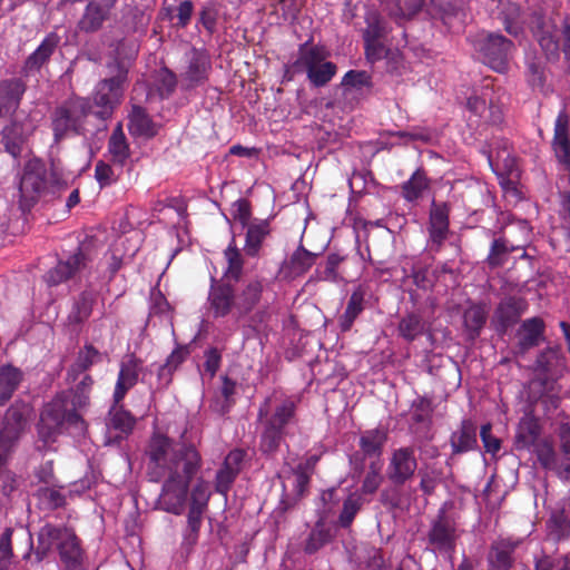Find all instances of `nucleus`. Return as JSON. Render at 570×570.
<instances>
[{
    "mask_svg": "<svg viewBox=\"0 0 570 570\" xmlns=\"http://www.w3.org/2000/svg\"><path fill=\"white\" fill-rule=\"evenodd\" d=\"M450 213L451 206L446 202L436 203L432 200L428 233L430 247L434 252H440L444 245V242L450 235Z\"/></svg>",
    "mask_w": 570,
    "mask_h": 570,
    "instance_id": "2eb2a0df",
    "label": "nucleus"
},
{
    "mask_svg": "<svg viewBox=\"0 0 570 570\" xmlns=\"http://www.w3.org/2000/svg\"><path fill=\"white\" fill-rule=\"evenodd\" d=\"M156 82L159 96L161 98H169L177 87V76L174 71L164 67L159 69Z\"/></svg>",
    "mask_w": 570,
    "mask_h": 570,
    "instance_id": "4d7b16f0",
    "label": "nucleus"
},
{
    "mask_svg": "<svg viewBox=\"0 0 570 570\" xmlns=\"http://www.w3.org/2000/svg\"><path fill=\"white\" fill-rule=\"evenodd\" d=\"M345 261V256L337 253H332L327 256L324 268L322 271L316 269L318 278L322 281L337 283L342 281V276L338 273V266Z\"/></svg>",
    "mask_w": 570,
    "mask_h": 570,
    "instance_id": "864d4df0",
    "label": "nucleus"
},
{
    "mask_svg": "<svg viewBox=\"0 0 570 570\" xmlns=\"http://www.w3.org/2000/svg\"><path fill=\"white\" fill-rule=\"evenodd\" d=\"M417 469L415 451L412 446L393 450L389 460L386 476L394 485H404L412 480Z\"/></svg>",
    "mask_w": 570,
    "mask_h": 570,
    "instance_id": "4468645a",
    "label": "nucleus"
},
{
    "mask_svg": "<svg viewBox=\"0 0 570 570\" xmlns=\"http://www.w3.org/2000/svg\"><path fill=\"white\" fill-rule=\"evenodd\" d=\"M97 295L94 291H82L73 303L69 320L72 323H83L87 321L96 303Z\"/></svg>",
    "mask_w": 570,
    "mask_h": 570,
    "instance_id": "79ce46f5",
    "label": "nucleus"
},
{
    "mask_svg": "<svg viewBox=\"0 0 570 570\" xmlns=\"http://www.w3.org/2000/svg\"><path fill=\"white\" fill-rule=\"evenodd\" d=\"M138 56V46L135 41L121 39L106 62L108 76L101 79L92 94L91 112L101 120L112 117L115 110L121 105L128 85L129 70Z\"/></svg>",
    "mask_w": 570,
    "mask_h": 570,
    "instance_id": "20e7f679",
    "label": "nucleus"
},
{
    "mask_svg": "<svg viewBox=\"0 0 570 570\" xmlns=\"http://www.w3.org/2000/svg\"><path fill=\"white\" fill-rule=\"evenodd\" d=\"M37 495L41 502L51 510H56L66 504V497L55 488L41 487L38 489Z\"/></svg>",
    "mask_w": 570,
    "mask_h": 570,
    "instance_id": "0e129e2a",
    "label": "nucleus"
},
{
    "mask_svg": "<svg viewBox=\"0 0 570 570\" xmlns=\"http://www.w3.org/2000/svg\"><path fill=\"white\" fill-rule=\"evenodd\" d=\"M331 541V529L327 528L322 520H320L315 523L308 533L303 550L306 554H314Z\"/></svg>",
    "mask_w": 570,
    "mask_h": 570,
    "instance_id": "37998d69",
    "label": "nucleus"
},
{
    "mask_svg": "<svg viewBox=\"0 0 570 570\" xmlns=\"http://www.w3.org/2000/svg\"><path fill=\"white\" fill-rule=\"evenodd\" d=\"M318 254L307 250L299 245L291 255L288 269L292 275L299 276L305 274L315 264Z\"/></svg>",
    "mask_w": 570,
    "mask_h": 570,
    "instance_id": "a18cd8bd",
    "label": "nucleus"
},
{
    "mask_svg": "<svg viewBox=\"0 0 570 570\" xmlns=\"http://www.w3.org/2000/svg\"><path fill=\"white\" fill-rule=\"evenodd\" d=\"M539 45L548 58L557 59L559 57V38L550 30H542L539 35Z\"/></svg>",
    "mask_w": 570,
    "mask_h": 570,
    "instance_id": "69168bd1",
    "label": "nucleus"
},
{
    "mask_svg": "<svg viewBox=\"0 0 570 570\" xmlns=\"http://www.w3.org/2000/svg\"><path fill=\"white\" fill-rule=\"evenodd\" d=\"M95 178L101 188L112 185L117 181L118 176L115 174L112 167L99 160L95 166Z\"/></svg>",
    "mask_w": 570,
    "mask_h": 570,
    "instance_id": "774afa93",
    "label": "nucleus"
},
{
    "mask_svg": "<svg viewBox=\"0 0 570 570\" xmlns=\"http://www.w3.org/2000/svg\"><path fill=\"white\" fill-rule=\"evenodd\" d=\"M382 483L381 465L376 462H372L368 465V471L362 482L361 491L364 494H373L377 491Z\"/></svg>",
    "mask_w": 570,
    "mask_h": 570,
    "instance_id": "680f3d73",
    "label": "nucleus"
},
{
    "mask_svg": "<svg viewBox=\"0 0 570 570\" xmlns=\"http://www.w3.org/2000/svg\"><path fill=\"white\" fill-rule=\"evenodd\" d=\"M546 324L541 317L534 316L524 320L518 332L517 354H525L537 347L544 340Z\"/></svg>",
    "mask_w": 570,
    "mask_h": 570,
    "instance_id": "5701e85b",
    "label": "nucleus"
},
{
    "mask_svg": "<svg viewBox=\"0 0 570 570\" xmlns=\"http://www.w3.org/2000/svg\"><path fill=\"white\" fill-rule=\"evenodd\" d=\"M104 354L92 344H85L77 353L66 375L67 382H76L95 365L102 362Z\"/></svg>",
    "mask_w": 570,
    "mask_h": 570,
    "instance_id": "cd10ccee",
    "label": "nucleus"
},
{
    "mask_svg": "<svg viewBox=\"0 0 570 570\" xmlns=\"http://www.w3.org/2000/svg\"><path fill=\"white\" fill-rule=\"evenodd\" d=\"M399 334L407 342H413L425 331V323L417 313H407L399 322Z\"/></svg>",
    "mask_w": 570,
    "mask_h": 570,
    "instance_id": "c03bdc74",
    "label": "nucleus"
},
{
    "mask_svg": "<svg viewBox=\"0 0 570 570\" xmlns=\"http://www.w3.org/2000/svg\"><path fill=\"white\" fill-rule=\"evenodd\" d=\"M521 248L522 246H515L504 237L494 238L491 243L489 255L485 262L491 268L501 267L508 262V256L510 253Z\"/></svg>",
    "mask_w": 570,
    "mask_h": 570,
    "instance_id": "a19ab883",
    "label": "nucleus"
},
{
    "mask_svg": "<svg viewBox=\"0 0 570 570\" xmlns=\"http://www.w3.org/2000/svg\"><path fill=\"white\" fill-rule=\"evenodd\" d=\"M342 86L355 89L368 88L372 86V78L365 70H350L344 75Z\"/></svg>",
    "mask_w": 570,
    "mask_h": 570,
    "instance_id": "338daca9",
    "label": "nucleus"
},
{
    "mask_svg": "<svg viewBox=\"0 0 570 570\" xmlns=\"http://www.w3.org/2000/svg\"><path fill=\"white\" fill-rule=\"evenodd\" d=\"M423 4L424 0H394L389 13L394 18L410 19L422 10Z\"/></svg>",
    "mask_w": 570,
    "mask_h": 570,
    "instance_id": "5fc2aeb1",
    "label": "nucleus"
},
{
    "mask_svg": "<svg viewBox=\"0 0 570 570\" xmlns=\"http://www.w3.org/2000/svg\"><path fill=\"white\" fill-rule=\"evenodd\" d=\"M24 379L21 368L4 364L0 366V406L11 400Z\"/></svg>",
    "mask_w": 570,
    "mask_h": 570,
    "instance_id": "72a5a7b5",
    "label": "nucleus"
},
{
    "mask_svg": "<svg viewBox=\"0 0 570 570\" xmlns=\"http://www.w3.org/2000/svg\"><path fill=\"white\" fill-rule=\"evenodd\" d=\"M238 474L239 473L235 470L223 464L222 468L217 471L215 478L216 492L223 495H227Z\"/></svg>",
    "mask_w": 570,
    "mask_h": 570,
    "instance_id": "052dcab7",
    "label": "nucleus"
},
{
    "mask_svg": "<svg viewBox=\"0 0 570 570\" xmlns=\"http://www.w3.org/2000/svg\"><path fill=\"white\" fill-rule=\"evenodd\" d=\"M528 302L523 297L509 296L502 299L493 315L495 331L504 335L509 328L515 325L528 309Z\"/></svg>",
    "mask_w": 570,
    "mask_h": 570,
    "instance_id": "f3484780",
    "label": "nucleus"
},
{
    "mask_svg": "<svg viewBox=\"0 0 570 570\" xmlns=\"http://www.w3.org/2000/svg\"><path fill=\"white\" fill-rule=\"evenodd\" d=\"M299 400L291 395L266 397L258 407L257 421L261 424L259 451L265 455L278 452L289 428L298 421Z\"/></svg>",
    "mask_w": 570,
    "mask_h": 570,
    "instance_id": "39448f33",
    "label": "nucleus"
},
{
    "mask_svg": "<svg viewBox=\"0 0 570 570\" xmlns=\"http://www.w3.org/2000/svg\"><path fill=\"white\" fill-rule=\"evenodd\" d=\"M79 379L69 390L58 393L43 406L37 430L40 440L45 443L56 441L65 426L79 431L85 429L86 422L80 412L90 405L95 381L90 374Z\"/></svg>",
    "mask_w": 570,
    "mask_h": 570,
    "instance_id": "f03ea898",
    "label": "nucleus"
},
{
    "mask_svg": "<svg viewBox=\"0 0 570 570\" xmlns=\"http://www.w3.org/2000/svg\"><path fill=\"white\" fill-rule=\"evenodd\" d=\"M269 282L261 276L243 279L237 287L212 277L207 295V313L214 320L232 317L250 334L263 333L271 321L267 299Z\"/></svg>",
    "mask_w": 570,
    "mask_h": 570,
    "instance_id": "f257e3e1",
    "label": "nucleus"
},
{
    "mask_svg": "<svg viewBox=\"0 0 570 570\" xmlns=\"http://www.w3.org/2000/svg\"><path fill=\"white\" fill-rule=\"evenodd\" d=\"M363 504L364 501L360 494L356 492L351 493L343 502V508L337 521L340 527L343 529L350 528Z\"/></svg>",
    "mask_w": 570,
    "mask_h": 570,
    "instance_id": "8fccbe9b",
    "label": "nucleus"
},
{
    "mask_svg": "<svg viewBox=\"0 0 570 570\" xmlns=\"http://www.w3.org/2000/svg\"><path fill=\"white\" fill-rule=\"evenodd\" d=\"M205 510L189 508L187 513V525L184 531L183 544L193 548L199 538Z\"/></svg>",
    "mask_w": 570,
    "mask_h": 570,
    "instance_id": "09e8293b",
    "label": "nucleus"
},
{
    "mask_svg": "<svg viewBox=\"0 0 570 570\" xmlns=\"http://www.w3.org/2000/svg\"><path fill=\"white\" fill-rule=\"evenodd\" d=\"M159 504L166 512L180 515L186 505L190 482L165 478L161 480Z\"/></svg>",
    "mask_w": 570,
    "mask_h": 570,
    "instance_id": "dca6fc26",
    "label": "nucleus"
},
{
    "mask_svg": "<svg viewBox=\"0 0 570 570\" xmlns=\"http://www.w3.org/2000/svg\"><path fill=\"white\" fill-rule=\"evenodd\" d=\"M67 186L61 171L53 165L48 168L40 158L28 160L19 181V204L23 210H30L41 197L56 194Z\"/></svg>",
    "mask_w": 570,
    "mask_h": 570,
    "instance_id": "423d86ee",
    "label": "nucleus"
},
{
    "mask_svg": "<svg viewBox=\"0 0 570 570\" xmlns=\"http://www.w3.org/2000/svg\"><path fill=\"white\" fill-rule=\"evenodd\" d=\"M116 3L117 0H89L77 22V29L85 33L99 31L110 18L111 10Z\"/></svg>",
    "mask_w": 570,
    "mask_h": 570,
    "instance_id": "a211bd4d",
    "label": "nucleus"
},
{
    "mask_svg": "<svg viewBox=\"0 0 570 570\" xmlns=\"http://www.w3.org/2000/svg\"><path fill=\"white\" fill-rule=\"evenodd\" d=\"M31 407L23 401H16L7 410L0 429V442L17 446L30 416Z\"/></svg>",
    "mask_w": 570,
    "mask_h": 570,
    "instance_id": "ddd939ff",
    "label": "nucleus"
},
{
    "mask_svg": "<svg viewBox=\"0 0 570 570\" xmlns=\"http://www.w3.org/2000/svg\"><path fill=\"white\" fill-rule=\"evenodd\" d=\"M108 151L115 165L122 167L130 156L129 144L125 136L122 125L118 124L108 140Z\"/></svg>",
    "mask_w": 570,
    "mask_h": 570,
    "instance_id": "e433bc0d",
    "label": "nucleus"
},
{
    "mask_svg": "<svg viewBox=\"0 0 570 570\" xmlns=\"http://www.w3.org/2000/svg\"><path fill=\"white\" fill-rule=\"evenodd\" d=\"M368 295V288L365 285L360 284L351 293L346 307L337 318L338 327L341 332L345 333L351 331L354 322L364 312L366 307V296Z\"/></svg>",
    "mask_w": 570,
    "mask_h": 570,
    "instance_id": "bb28decb",
    "label": "nucleus"
},
{
    "mask_svg": "<svg viewBox=\"0 0 570 570\" xmlns=\"http://www.w3.org/2000/svg\"><path fill=\"white\" fill-rule=\"evenodd\" d=\"M90 114V98L73 96L56 106L50 112V128L55 144L71 137L85 136L86 120Z\"/></svg>",
    "mask_w": 570,
    "mask_h": 570,
    "instance_id": "6e6552de",
    "label": "nucleus"
},
{
    "mask_svg": "<svg viewBox=\"0 0 570 570\" xmlns=\"http://www.w3.org/2000/svg\"><path fill=\"white\" fill-rule=\"evenodd\" d=\"M224 258L226 261V267L222 279L225 281L226 278L228 281L239 282L244 274L245 258L237 247L234 237L224 250Z\"/></svg>",
    "mask_w": 570,
    "mask_h": 570,
    "instance_id": "f704fd0d",
    "label": "nucleus"
},
{
    "mask_svg": "<svg viewBox=\"0 0 570 570\" xmlns=\"http://www.w3.org/2000/svg\"><path fill=\"white\" fill-rule=\"evenodd\" d=\"M558 362L559 355L554 348L548 347L541 351L534 362V379L547 377L548 380H557L552 376V372Z\"/></svg>",
    "mask_w": 570,
    "mask_h": 570,
    "instance_id": "de8ad7c7",
    "label": "nucleus"
},
{
    "mask_svg": "<svg viewBox=\"0 0 570 570\" xmlns=\"http://www.w3.org/2000/svg\"><path fill=\"white\" fill-rule=\"evenodd\" d=\"M328 50L324 46L313 45L312 39L298 47V57L293 67L306 72L308 81L316 88L326 86L336 75L337 66L327 61Z\"/></svg>",
    "mask_w": 570,
    "mask_h": 570,
    "instance_id": "9d476101",
    "label": "nucleus"
},
{
    "mask_svg": "<svg viewBox=\"0 0 570 570\" xmlns=\"http://www.w3.org/2000/svg\"><path fill=\"white\" fill-rule=\"evenodd\" d=\"M12 528H6L0 535V570H8L13 558Z\"/></svg>",
    "mask_w": 570,
    "mask_h": 570,
    "instance_id": "bf43d9fd",
    "label": "nucleus"
},
{
    "mask_svg": "<svg viewBox=\"0 0 570 570\" xmlns=\"http://www.w3.org/2000/svg\"><path fill=\"white\" fill-rule=\"evenodd\" d=\"M128 130L134 137L153 138L157 135V125L147 110L138 105L131 107L128 116Z\"/></svg>",
    "mask_w": 570,
    "mask_h": 570,
    "instance_id": "473e14b6",
    "label": "nucleus"
},
{
    "mask_svg": "<svg viewBox=\"0 0 570 570\" xmlns=\"http://www.w3.org/2000/svg\"><path fill=\"white\" fill-rule=\"evenodd\" d=\"M387 440V434L382 429H372L362 433L358 446L364 456L380 458L383 452V446Z\"/></svg>",
    "mask_w": 570,
    "mask_h": 570,
    "instance_id": "4c0bfd02",
    "label": "nucleus"
},
{
    "mask_svg": "<svg viewBox=\"0 0 570 570\" xmlns=\"http://www.w3.org/2000/svg\"><path fill=\"white\" fill-rule=\"evenodd\" d=\"M57 544L60 561L66 570H76L82 563L83 551L75 531L68 527L46 523L38 532V544L35 550L37 562H41Z\"/></svg>",
    "mask_w": 570,
    "mask_h": 570,
    "instance_id": "0eeeda50",
    "label": "nucleus"
},
{
    "mask_svg": "<svg viewBox=\"0 0 570 570\" xmlns=\"http://www.w3.org/2000/svg\"><path fill=\"white\" fill-rule=\"evenodd\" d=\"M452 454H463L478 448L476 424L471 419L461 421L458 430L450 436Z\"/></svg>",
    "mask_w": 570,
    "mask_h": 570,
    "instance_id": "c756f323",
    "label": "nucleus"
},
{
    "mask_svg": "<svg viewBox=\"0 0 570 570\" xmlns=\"http://www.w3.org/2000/svg\"><path fill=\"white\" fill-rule=\"evenodd\" d=\"M547 529L549 535L556 541L570 537V519L566 514L564 509H558L551 512L547 521Z\"/></svg>",
    "mask_w": 570,
    "mask_h": 570,
    "instance_id": "49530a36",
    "label": "nucleus"
},
{
    "mask_svg": "<svg viewBox=\"0 0 570 570\" xmlns=\"http://www.w3.org/2000/svg\"><path fill=\"white\" fill-rule=\"evenodd\" d=\"M86 265L87 255L78 248L66 261H59L55 267L50 268L43 275V281L49 287L58 286L77 275Z\"/></svg>",
    "mask_w": 570,
    "mask_h": 570,
    "instance_id": "412c9836",
    "label": "nucleus"
},
{
    "mask_svg": "<svg viewBox=\"0 0 570 570\" xmlns=\"http://www.w3.org/2000/svg\"><path fill=\"white\" fill-rule=\"evenodd\" d=\"M26 88V83L20 78L0 81V118H6L17 111Z\"/></svg>",
    "mask_w": 570,
    "mask_h": 570,
    "instance_id": "393cba45",
    "label": "nucleus"
},
{
    "mask_svg": "<svg viewBox=\"0 0 570 570\" xmlns=\"http://www.w3.org/2000/svg\"><path fill=\"white\" fill-rule=\"evenodd\" d=\"M142 371V361L135 354H129L120 362L117 381L114 389V403L124 401L127 393L138 383Z\"/></svg>",
    "mask_w": 570,
    "mask_h": 570,
    "instance_id": "6ab92c4d",
    "label": "nucleus"
},
{
    "mask_svg": "<svg viewBox=\"0 0 570 570\" xmlns=\"http://www.w3.org/2000/svg\"><path fill=\"white\" fill-rule=\"evenodd\" d=\"M363 42H364L365 58L372 65L386 58L391 53V49H389L382 42V39L365 40Z\"/></svg>",
    "mask_w": 570,
    "mask_h": 570,
    "instance_id": "e2e57ef3",
    "label": "nucleus"
},
{
    "mask_svg": "<svg viewBox=\"0 0 570 570\" xmlns=\"http://www.w3.org/2000/svg\"><path fill=\"white\" fill-rule=\"evenodd\" d=\"M272 234V226L268 219L254 218L246 227L245 244L243 250L249 258L259 257L263 245Z\"/></svg>",
    "mask_w": 570,
    "mask_h": 570,
    "instance_id": "a878e982",
    "label": "nucleus"
},
{
    "mask_svg": "<svg viewBox=\"0 0 570 570\" xmlns=\"http://www.w3.org/2000/svg\"><path fill=\"white\" fill-rule=\"evenodd\" d=\"M402 485H394L384 489L381 492V503L390 511L403 510L406 507V500L404 498Z\"/></svg>",
    "mask_w": 570,
    "mask_h": 570,
    "instance_id": "603ef678",
    "label": "nucleus"
},
{
    "mask_svg": "<svg viewBox=\"0 0 570 570\" xmlns=\"http://www.w3.org/2000/svg\"><path fill=\"white\" fill-rule=\"evenodd\" d=\"M487 322V312L480 304H473L463 313V325L466 336L470 341H474L480 336L482 328Z\"/></svg>",
    "mask_w": 570,
    "mask_h": 570,
    "instance_id": "58836bf2",
    "label": "nucleus"
},
{
    "mask_svg": "<svg viewBox=\"0 0 570 570\" xmlns=\"http://www.w3.org/2000/svg\"><path fill=\"white\" fill-rule=\"evenodd\" d=\"M451 503L445 502L431 521L428 542L434 552L452 556L460 538L459 524L454 517L448 514Z\"/></svg>",
    "mask_w": 570,
    "mask_h": 570,
    "instance_id": "f8f14e48",
    "label": "nucleus"
},
{
    "mask_svg": "<svg viewBox=\"0 0 570 570\" xmlns=\"http://www.w3.org/2000/svg\"><path fill=\"white\" fill-rule=\"evenodd\" d=\"M533 386H539L538 399L544 406L546 412L554 411L559 407L561 397L559 395L560 389L557 380H548L547 377L533 379Z\"/></svg>",
    "mask_w": 570,
    "mask_h": 570,
    "instance_id": "c9c22d12",
    "label": "nucleus"
},
{
    "mask_svg": "<svg viewBox=\"0 0 570 570\" xmlns=\"http://www.w3.org/2000/svg\"><path fill=\"white\" fill-rule=\"evenodd\" d=\"M473 47L480 60L499 73L509 69V61L515 50L512 40L499 32L482 31L476 35Z\"/></svg>",
    "mask_w": 570,
    "mask_h": 570,
    "instance_id": "9b49d317",
    "label": "nucleus"
},
{
    "mask_svg": "<svg viewBox=\"0 0 570 570\" xmlns=\"http://www.w3.org/2000/svg\"><path fill=\"white\" fill-rule=\"evenodd\" d=\"M541 424L539 419L533 414V411H528L520 419L517 426L514 445L517 450H530L533 448L535 454V446L541 441Z\"/></svg>",
    "mask_w": 570,
    "mask_h": 570,
    "instance_id": "b1692460",
    "label": "nucleus"
},
{
    "mask_svg": "<svg viewBox=\"0 0 570 570\" xmlns=\"http://www.w3.org/2000/svg\"><path fill=\"white\" fill-rule=\"evenodd\" d=\"M210 498L209 484L204 479H198L190 491L189 508L206 510Z\"/></svg>",
    "mask_w": 570,
    "mask_h": 570,
    "instance_id": "13d9d810",
    "label": "nucleus"
},
{
    "mask_svg": "<svg viewBox=\"0 0 570 570\" xmlns=\"http://www.w3.org/2000/svg\"><path fill=\"white\" fill-rule=\"evenodd\" d=\"M366 27L363 30V41L383 39L387 35V28L383 18L376 11H370L365 16Z\"/></svg>",
    "mask_w": 570,
    "mask_h": 570,
    "instance_id": "3c124183",
    "label": "nucleus"
},
{
    "mask_svg": "<svg viewBox=\"0 0 570 570\" xmlns=\"http://www.w3.org/2000/svg\"><path fill=\"white\" fill-rule=\"evenodd\" d=\"M26 142L23 124L11 120L0 131V145L14 160H19Z\"/></svg>",
    "mask_w": 570,
    "mask_h": 570,
    "instance_id": "2f4dec72",
    "label": "nucleus"
},
{
    "mask_svg": "<svg viewBox=\"0 0 570 570\" xmlns=\"http://www.w3.org/2000/svg\"><path fill=\"white\" fill-rule=\"evenodd\" d=\"M60 37L56 32L48 33L37 49L31 52L23 62L22 72L24 76L35 75L47 66L56 52Z\"/></svg>",
    "mask_w": 570,
    "mask_h": 570,
    "instance_id": "4be33fe9",
    "label": "nucleus"
},
{
    "mask_svg": "<svg viewBox=\"0 0 570 570\" xmlns=\"http://www.w3.org/2000/svg\"><path fill=\"white\" fill-rule=\"evenodd\" d=\"M559 451L550 439H541L535 446L539 465L553 473L560 481H570V421L561 422L558 428Z\"/></svg>",
    "mask_w": 570,
    "mask_h": 570,
    "instance_id": "1a4fd4ad",
    "label": "nucleus"
},
{
    "mask_svg": "<svg viewBox=\"0 0 570 570\" xmlns=\"http://www.w3.org/2000/svg\"><path fill=\"white\" fill-rule=\"evenodd\" d=\"M552 146L559 163L570 171L569 120L564 111L560 112L556 119Z\"/></svg>",
    "mask_w": 570,
    "mask_h": 570,
    "instance_id": "c85d7f7f",
    "label": "nucleus"
},
{
    "mask_svg": "<svg viewBox=\"0 0 570 570\" xmlns=\"http://www.w3.org/2000/svg\"><path fill=\"white\" fill-rule=\"evenodd\" d=\"M212 63L204 50L193 48L189 53L188 65L181 73V86L189 90L204 85L208 79Z\"/></svg>",
    "mask_w": 570,
    "mask_h": 570,
    "instance_id": "aec40b11",
    "label": "nucleus"
},
{
    "mask_svg": "<svg viewBox=\"0 0 570 570\" xmlns=\"http://www.w3.org/2000/svg\"><path fill=\"white\" fill-rule=\"evenodd\" d=\"M136 420L129 411L118 406L115 403L110 410V424L114 429L119 430L124 433L130 432L135 426Z\"/></svg>",
    "mask_w": 570,
    "mask_h": 570,
    "instance_id": "6e6d98bb",
    "label": "nucleus"
},
{
    "mask_svg": "<svg viewBox=\"0 0 570 570\" xmlns=\"http://www.w3.org/2000/svg\"><path fill=\"white\" fill-rule=\"evenodd\" d=\"M146 454L147 475L153 482L173 478L191 483L203 466L202 454L193 443L176 442L160 433L153 434Z\"/></svg>",
    "mask_w": 570,
    "mask_h": 570,
    "instance_id": "7ed1b4c3",
    "label": "nucleus"
},
{
    "mask_svg": "<svg viewBox=\"0 0 570 570\" xmlns=\"http://www.w3.org/2000/svg\"><path fill=\"white\" fill-rule=\"evenodd\" d=\"M430 180L422 169H416L411 177L401 185L402 197L414 203L422 197L423 193L429 189Z\"/></svg>",
    "mask_w": 570,
    "mask_h": 570,
    "instance_id": "ea45409f",
    "label": "nucleus"
},
{
    "mask_svg": "<svg viewBox=\"0 0 570 570\" xmlns=\"http://www.w3.org/2000/svg\"><path fill=\"white\" fill-rule=\"evenodd\" d=\"M519 541L512 539H499L491 544L489 552L490 570H510L513 564V553Z\"/></svg>",
    "mask_w": 570,
    "mask_h": 570,
    "instance_id": "7c9ffc66",
    "label": "nucleus"
}]
</instances>
